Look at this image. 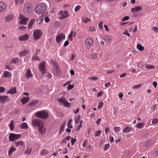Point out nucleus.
I'll return each mask as SVG.
<instances>
[{
  "label": "nucleus",
  "instance_id": "nucleus-1",
  "mask_svg": "<svg viewBox=\"0 0 158 158\" xmlns=\"http://www.w3.org/2000/svg\"><path fill=\"white\" fill-rule=\"evenodd\" d=\"M47 8V5L44 3L41 2L36 5L35 11L37 13L41 14L44 12Z\"/></svg>",
  "mask_w": 158,
  "mask_h": 158
},
{
  "label": "nucleus",
  "instance_id": "nucleus-2",
  "mask_svg": "<svg viewBox=\"0 0 158 158\" xmlns=\"http://www.w3.org/2000/svg\"><path fill=\"white\" fill-rule=\"evenodd\" d=\"M35 116L43 119H46L48 117V113L44 110L38 111L35 113Z\"/></svg>",
  "mask_w": 158,
  "mask_h": 158
},
{
  "label": "nucleus",
  "instance_id": "nucleus-3",
  "mask_svg": "<svg viewBox=\"0 0 158 158\" xmlns=\"http://www.w3.org/2000/svg\"><path fill=\"white\" fill-rule=\"evenodd\" d=\"M32 10V8L30 4L27 3L23 6V13L26 15L29 14Z\"/></svg>",
  "mask_w": 158,
  "mask_h": 158
},
{
  "label": "nucleus",
  "instance_id": "nucleus-4",
  "mask_svg": "<svg viewBox=\"0 0 158 158\" xmlns=\"http://www.w3.org/2000/svg\"><path fill=\"white\" fill-rule=\"evenodd\" d=\"M28 20V18L23 14H21L19 16V23L20 24L26 25Z\"/></svg>",
  "mask_w": 158,
  "mask_h": 158
},
{
  "label": "nucleus",
  "instance_id": "nucleus-5",
  "mask_svg": "<svg viewBox=\"0 0 158 158\" xmlns=\"http://www.w3.org/2000/svg\"><path fill=\"white\" fill-rule=\"evenodd\" d=\"M43 33L42 31L40 29L35 30L33 32L34 38L35 40H37L41 38Z\"/></svg>",
  "mask_w": 158,
  "mask_h": 158
},
{
  "label": "nucleus",
  "instance_id": "nucleus-6",
  "mask_svg": "<svg viewBox=\"0 0 158 158\" xmlns=\"http://www.w3.org/2000/svg\"><path fill=\"white\" fill-rule=\"evenodd\" d=\"M58 102L60 104L67 107H69L70 103L66 100L64 97H62L58 100Z\"/></svg>",
  "mask_w": 158,
  "mask_h": 158
},
{
  "label": "nucleus",
  "instance_id": "nucleus-7",
  "mask_svg": "<svg viewBox=\"0 0 158 158\" xmlns=\"http://www.w3.org/2000/svg\"><path fill=\"white\" fill-rule=\"evenodd\" d=\"M33 126H38L39 127L41 126H44L43 122L40 119H33L31 122Z\"/></svg>",
  "mask_w": 158,
  "mask_h": 158
},
{
  "label": "nucleus",
  "instance_id": "nucleus-8",
  "mask_svg": "<svg viewBox=\"0 0 158 158\" xmlns=\"http://www.w3.org/2000/svg\"><path fill=\"white\" fill-rule=\"evenodd\" d=\"M21 137L20 134H16L11 133L10 134L9 136V139L11 142H13L19 139Z\"/></svg>",
  "mask_w": 158,
  "mask_h": 158
},
{
  "label": "nucleus",
  "instance_id": "nucleus-9",
  "mask_svg": "<svg viewBox=\"0 0 158 158\" xmlns=\"http://www.w3.org/2000/svg\"><path fill=\"white\" fill-rule=\"evenodd\" d=\"M58 14L60 15V17L59 18L60 19H64L69 16V14L67 10H61L58 13Z\"/></svg>",
  "mask_w": 158,
  "mask_h": 158
},
{
  "label": "nucleus",
  "instance_id": "nucleus-10",
  "mask_svg": "<svg viewBox=\"0 0 158 158\" xmlns=\"http://www.w3.org/2000/svg\"><path fill=\"white\" fill-rule=\"evenodd\" d=\"M45 61H42L39 64V68L41 71L43 75L45 74L46 73L45 67Z\"/></svg>",
  "mask_w": 158,
  "mask_h": 158
},
{
  "label": "nucleus",
  "instance_id": "nucleus-11",
  "mask_svg": "<svg viewBox=\"0 0 158 158\" xmlns=\"http://www.w3.org/2000/svg\"><path fill=\"white\" fill-rule=\"evenodd\" d=\"M7 5L5 2L0 1V13H2L6 10Z\"/></svg>",
  "mask_w": 158,
  "mask_h": 158
},
{
  "label": "nucleus",
  "instance_id": "nucleus-12",
  "mask_svg": "<svg viewBox=\"0 0 158 158\" xmlns=\"http://www.w3.org/2000/svg\"><path fill=\"white\" fill-rule=\"evenodd\" d=\"M65 38V35L63 33H61L56 36V41L58 43H59L62 40L64 39Z\"/></svg>",
  "mask_w": 158,
  "mask_h": 158
},
{
  "label": "nucleus",
  "instance_id": "nucleus-13",
  "mask_svg": "<svg viewBox=\"0 0 158 158\" xmlns=\"http://www.w3.org/2000/svg\"><path fill=\"white\" fill-rule=\"evenodd\" d=\"M85 43L87 46L91 47L93 44L94 41L91 39L88 38L86 40Z\"/></svg>",
  "mask_w": 158,
  "mask_h": 158
},
{
  "label": "nucleus",
  "instance_id": "nucleus-14",
  "mask_svg": "<svg viewBox=\"0 0 158 158\" xmlns=\"http://www.w3.org/2000/svg\"><path fill=\"white\" fill-rule=\"evenodd\" d=\"M12 76V74L11 73L8 72L7 71H4L2 74V77L4 78H10Z\"/></svg>",
  "mask_w": 158,
  "mask_h": 158
},
{
  "label": "nucleus",
  "instance_id": "nucleus-15",
  "mask_svg": "<svg viewBox=\"0 0 158 158\" xmlns=\"http://www.w3.org/2000/svg\"><path fill=\"white\" fill-rule=\"evenodd\" d=\"M14 18V16L12 14L7 15L4 18V20L6 22H8L12 20Z\"/></svg>",
  "mask_w": 158,
  "mask_h": 158
},
{
  "label": "nucleus",
  "instance_id": "nucleus-16",
  "mask_svg": "<svg viewBox=\"0 0 158 158\" xmlns=\"http://www.w3.org/2000/svg\"><path fill=\"white\" fill-rule=\"evenodd\" d=\"M142 9V7L141 6H138L132 8L131 9V11L134 13L135 12H137L141 10Z\"/></svg>",
  "mask_w": 158,
  "mask_h": 158
},
{
  "label": "nucleus",
  "instance_id": "nucleus-17",
  "mask_svg": "<svg viewBox=\"0 0 158 158\" xmlns=\"http://www.w3.org/2000/svg\"><path fill=\"white\" fill-rule=\"evenodd\" d=\"M29 35L27 34H25L22 36H19V39L21 41H25L28 40L29 38Z\"/></svg>",
  "mask_w": 158,
  "mask_h": 158
},
{
  "label": "nucleus",
  "instance_id": "nucleus-18",
  "mask_svg": "<svg viewBox=\"0 0 158 158\" xmlns=\"http://www.w3.org/2000/svg\"><path fill=\"white\" fill-rule=\"evenodd\" d=\"M0 99L1 101L3 103L9 101V99L7 96L5 95L0 96Z\"/></svg>",
  "mask_w": 158,
  "mask_h": 158
},
{
  "label": "nucleus",
  "instance_id": "nucleus-19",
  "mask_svg": "<svg viewBox=\"0 0 158 158\" xmlns=\"http://www.w3.org/2000/svg\"><path fill=\"white\" fill-rule=\"evenodd\" d=\"M112 39V36L109 35H106L104 36L102 39L105 40L106 43L110 42Z\"/></svg>",
  "mask_w": 158,
  "mask_h": 158
},
{
  "label": "nucleus",
  "instance_id": "nucleus-20",
  "mask_svg": "<svg viewBox=\"0 0 158 158\" xmlns=\"http://www.w3.org/2000/svg\"><path fill=\"white\" fill-rule=\"evenodd\" d=\"M39 128V131L41 135H43L45 133L46 129L44 127V126H40Z\"/></svg>",
  "mask_w": 158,
  "mask_h": 158
},
{
  "label": "nucleus",
  "instance_id": "nucleus-21",
  "mask_svg": "<svg viewBox=\"0 0 158 158\" xmlns=\"http://www.w3.org/2000/svg\"><path fill=\"white\" fill-rule=\"evenodd\" d=\"M49 152V151L47 149H43L41 151L40 154L42 156L47 155Z\"/></svg>",
  "mask_w": 158,
  "mask_h": 158
},
{
  "label": "nucleus",
  "instance_id": "nucleus-22",
  "mask_svg": "<svg viewBox=\"0 0 158 158\" xmlns=\"http://www.w3.org/2000/svg\"><path fill=\"white\" fill-rule=\"evenodd\" d=\"M14 144H15L16 147L19 146H23L24 145L23 142L22 141H18L15 142L14 143Z\"/></svg>",
  "mask_w": 158,
  "mask_h": 158
},
{
  "label": "nucleus",
  "instance_id": "nucleus-23",
  "mask_svg": "<svg viewBox=\"0 0 158 158\" xmlns=\"http://www.w3.org/2000/svg\"><path fill=\"white\" fill-rule=\"evenodd\" d=\"M29 101L28 97H23L21 100V102L23 104H25Z\"/></svg>",
  "mask_w": 158,
  "mask_h": 158
},
{
  "label": "nucleus",
  "instance_id": "nucleus-24",
  "mask_svg": "<svg viewBox=\"0 0 158 158\" xmlns=\"http://www.w3.org/2000/svg\"><path fill=\"white\" fill-rule=\"evenodd\" d=\"M16 149L13 146L9 150L8 152L9 156H10L12 153L16 150Z\"/></svg>",
  "mask_w": 158,
  "mask_h": 158
},
{
  "label": "nucleus",
  "instance_id": "nucleus-25",
  "mask_svg": "<svg viewBox=\"0 0 158 158\" xmlns=\"http://www.w3.org/2000/svg\"><path fill=\"white\" fill-rule=\"evenodd\" d=\"M9 127H10V130L11 131H12L14 129V122L13 120H12L10 121V123L9 125Z\"/></svg>",
  "mask_w": 158,
  "mask_h": 158
},
{
  "label": "nucleus",
  "instance_id": "nucleus-26",
  "mask_svg": "<svg viewBox=\"0 0 158 158\" xmlns=\"http://www.w3.org/2000/svg\"><path fill=\"white\" fill-rule=\"evenodd\" d=\"M28 53V51L27 50H24L19 53L20 56H23L27 55Z\"/></svg>",
  "mask_w": 158,
  "mask_h": 158
},
{
  "label": "nucleus",
  "instance_id": "nucleus-27",
  "mask_svg": "<svg viewBox=\"0 0 158 158\" xmlns=\"http://www.w3.org/2000/svg\"><path fill=\"white\" fill-rule=\"evenodd\" d=\"M65 126V124L64 123L61 127L59 132V134H61L64 131V127Z\"/></svg>",
  "mask_w": 158,
  "mask_h": 158
},
{
  "label": "nucleus",
  "instance_id": "nucleus-28",
  "mask_svg": "<svg viewBox=\"0 0 158 158\" xmlns=\"http://www.w3.org/2000/svg\"><path fill=\"white\" fill-rule=\"evenodd\" d=\"M144 125L145 124L143 123H140L136 124V127L139 129H140L143 128Z\"/></svg>",
  "mask_w": 158,
  "mask_h": 158
},
{
  "label": "nucleus",
  "instance_id": "nucleus-29",
  "mask_svg": "<svg viewBox=\"0 0 158 158\" xmlns=\"http://www.w3.org/2000/svg\"><path fill=\"white\" fill-rule=\"evenodd\" d=\"M8 93H10L11 94H14L16 93V89L15 87L11 88L10 91L7 92Z\"/></svg>",
  "mask_w": 158,
  "mask_h": 158
},
{
  "label": "nucleus",
  "instance_id": "nucleus-30",
  "mask_svg": "<svg viewBox=\"0 0 158 158\" xmlns=\"http://www.w3.org/2000/svg\"><path fill=\"white\" fill-rule=\"evenodd\" d=\"M26 76L27 77H32V75L30 69L27 70L26 72Z\"/></svg>",
  "mask_w": 158,
  "mask_h": 158
},
{
  "label": "nucleus",
  "instance_id": "nucleus-31",
  "mask_svg": "<svg viewBox=\"0 0 158 158\" xmlns=\"http://www.w3.org/2000/svg\"><path fill=\"white\" fill-rule=\"evenodd\" d=\"M35 21V19H33L30 21L28 25V29H30L31 28Z\"/></svg>",
  "mask_w": 158,
  "mask_h": 158
},
{
  "label": "nucleus",
  "instance_id": "nucleus-32",
  "mask_svg": "<svg viewBox=\"0 0 158 158\" xmlns=\"http://www.w3.org/2000/svg\"><path fill=\"white\" fill-rule=\"evenodd\" d=\"M131 130V127H126L123 130V131L125 133H128Z\"/></svg>",
  "mask_w": 158,
  "mask_h": 158
},
{
  "label": "nucleus",
  "instance_id": "nucleus-33",
  "mask_svg": "<svg viewBox=\"0 0 158 158\" xmlns=\"http://www.w3.org/2000/svg\"><path fill=\"white\" fill-rule=\"evenodd\" d=\"M19 60V59L18 58L16 57L14 58L12 60L10 61V63H15L16 64L18 63Z\"/></svg>",
  "mask_w": 158,
  "mask_h": 158
},
{
  "label": "nucleus",
  "instance_id": "nucleus-34",
  "mask_svg": "<svg viewBox=\"0 0 158 158\" xmlns=\"http://www.w3.org/2000/svg\"><path fill=\"white\" fill-rule=\"evenodd\" d=\"M44 19L43 16H40L37 20V24H40L43 21Z\"/></svg>",
  "mask_w": 158,
  "mask_h": 158
},
{
  "label": "nucleus",
  "instance_id": "nucleus-35",
  "mask_svg": "<svg viewBox=\"0 0 158 158\" xmlns=\"http://www.w3.org/2000/svg\"><path fill=\"white\" fill-rule=\"evenodd\" d=\"M31 148H27L25 152L24 153L27 155H28L31 153Z\"/></svg>",
  "mask_w": 158,
  "mask_h": 158
},
{
  "label": "nucleus",
  "instance_id": "nucleus-36",
  "mask_svg": "<svg viewBox=\"0 0 158 158\" xmlns=\"http://www.w3.org/2000/svg\"><path fill=\"white\" fill-rule=\"evenodd\" d=\"M137 48L139 51H142L144 49V48L140 44H138L137 45Z\"/></svg>",
  "mask_w": 158,
  "mask_h": 158
},
{
  "label": "nucleus",
  "instance_id": "nucleus-37",
  "mask_svg": "<svg viewBox=\"0 0 158 158\" xmlns=\"http://www.w3.org/2000/svg\"><path fill=\"white\" fill-rule=\"evenodd\" d=\"M24 1L25 0H15V2L16 5H18V4H22Z\"/></svg>",
  "mask_w": 158,
  "mask_h": 158
},
{
  "label": "nucleus",
  "instance_id": "nucleus-38",
  "mask_svg": "<svg viewBox=\"0 0 158 158\" xmlns=\"http://www.w3.org/2000/svg\"><path fill=\"white\" fill-rule=\"evenodd\" d=\"M73 31H71L70 33L68 35V39L70 41L73 40Z\"/></svg>",
  "mask_w": 158,
  "mask_h": 158
},
{
  "label": "nucleus",
  "instance_id": "nucleus-39",
  "mask_svg": "<svg viewBox=\"0 0 158 158\" xmlns=\"http://www.w3.org/2000/svg\"><path fill=\"white\" fill-rule=\"evenodd\" d=\"M21 128L22 129H26L28 128L27 124L26 123H23L21 125Z\"/></svg>",
  "mask_w": 158,
  "mask_h": 158
},
{
  "label": "nucleus",
  "instance_id": "nucleus-40",
  "mask_svg": "<svg viewBox=\"0 0 158 158\" xmlns=\"http://www.w3.org/2000/svg\"><path fill=\"white\" fill-rule=\"evenodd\" d=\"M53 64L54 66L56 68V71H57V72L59 71H60V69H59V67L58 63L56 62H54L53 63Z\"/></svg>",
  "mask_w": 158,
  "mask_h": 158
},
{
  "label": "nucleus",
  "instance_id": "nucleus-41",
  "mask_svg": "<svg viewBox=\"0 0 158 158\" xmlns=\"http://www.w3.org/2000/svg\"><path fill=\"white\" fill-rule=\"evenodd\" d=\"M146 69H152L154 68V66L150 64H146L145 66Z\"/></svg>",
  "mask_w": 158,
  "mask_h": 158
},
{
  "label": "nucleus",
  "instance_id": "nucleus-42",
  "mask_svg": "<svg viewBox=\"0 0 158 158\" xmlns=\"http://www.w3.org/2000/svg\"><path fill=\"white\" fill-rule=\"evenodd\" d=\"M102 133V131L101 130H98L95 131V136L98 137Z\"/></svg>",
  "mask_w": 158,
  "mask_h": 158
},
{
  "label": "nucleus",
  "instance_id": "nucleus-43",
  "mask_svg": "<svg viewBox=\"0 0 158 158\" xmlns=\"http://www.w3.org/2000/svg\"><path fill=\"white\" fill-rule=\"evenodd\" d=\"M32 60H38L39 61L40 60V59L39 57L36 55H34L32 57Z\"/></svg>",
  "mask_w": 158,
  "mask_h": 158
},
{
  "label": "nucleus",
  "instance_id": "nucleus-44",
  "mask_svg": "<svg viewBox=\"0 0 158 158\" xmlns=\"http://www.w3.org/2000/svg\"><path fill=\"white\" fill-rule=\"evenodd\" d=\"M70 138V136H67L64 139H63V140L62 141V143H67V141L69 140Z\"/></svg>",
  "mask_w": 158,
  "mask_h": 158
},
{
  "label": "nucleus",
  "instance_id": "nucleus-45",
  "mask_svg": "<svg viewBox=\"0 0 158 158\" xmlns=\"http://www.w3.org/2000/svg\"><path fill=\"white\" fill-rule=\"evenodd\" d=\"M103 104L102 101H101L99 103L98 106V109L99 110L101 109L103 106Z\"/></svg>",
  "mask_w": 158,
  "mask_h": 158
},
{
  "label": "nucleus",
  "instance_id": "nucleus-46",
  "mask_svg": "<svg viewBox=\"0 0 158 158\" xmlns=\"http://www.w3.org/2000/svg\"><path fill=\"white\" fill-rule=\"evenodd\" d=\"M38 103V101L36 100L32 101L31 102L30 104L31 105V106H34L36 105V104H37Z\"/></svg>",
  "mask_w": 158,
  "mask_h": 158
},
{
  "label": "nucleus",
  "instance_id": "nucleus-47",
  "mask_svg": "<svg viewBox=\"0 0 158 158\" xmlns=\"http://www.w3.org/2000/svg\"><path fill=\"white\" fill-rule=\"evenodd\" d=\"M81 118L80 115H78L75 119V122L77 123H78Z\"/></svg>",
  "mask_w": 158,
  "mask_h": 158
},
{
  "label": "nucleus",
  "instance_id": "nucleus-48",
  "mask_svg": "<svg viewBox=\"0 0 158 158\" xmlns=\"http://www.w3.org/2000/svg\"><path fill=\"white\" fill-rule=\"evenodd\" d=\"M144 65V64L143 62H140L138 64L137 66L139 68H141Z\"/></svg>",
  "mask_w": 158,
  "mask_h": 158
},
{
  "label": "nucleus",
  "instance_id": "nucleus-49",
  "mask_svg": "<svg viewBox=\"0 0 158 158\" xmlns=\"http://www.w3.org/2000/svg\"><path fill=\"white\" fill-rule=\"evenodd\" d=\"M90 56L92 59H96L98 57L97 55L96 54H91L90 55Z\"/></svg>",
  "mask_w": 158,
  "mask_h": 158
},
{
  "label": "nucleus",
  "instance_id": "nucleus-50",
  "mask_svg": "<svg viewBox=\"0 0 158 158\" xmlns=\"http://www.w3.org/2000/svg\"><path fill=\"white\" fill-rule=\"evenodd\" d=\"M152 143V141L151 140H148L147 141V142L145 145V147H148V146H149Z\"/></svg>",
  "mask_w": 158,
  "mask_h": 158
},
{
  "label": "nucleus",
  "instance_id": "nucleus-51",
  "mask_svg": "<svg viewBox=\"0 0 158 158\" xmlns=\"http://www.w3.org/2000/svg\"><path fill=\"white\" fill-rule=\"evenodd\" d=\"M90 21V19L88 18H85L83 20V22L84 23H86Z\"/></svg>",
  "mask_w": 158,
  "mask_h": 158
},
{
  "label": "nucleus",
  "instance_id": "nucleus-52",
  "mask_svg": "<svg viewBox=\"0 0 158 158\" xmlns=\"http://www.w3.org/2000/svg\"><path fill=\"white\" fill-rule=\"evenodd\" d=\"M110 145L109 143L105 144L104 147V149L105 150H107L109 148Z\"/></svg>",
  "mask_w": 158,
  "mask_h": 158
},
{
  "label": "nucleus",
  "instance_id": "nucleus-53",
  "mask_svg": "<svg viewBox=\"0 0 158 158\" xmlns=\"http://www.w3.org/2000/svg\"><path fill=\"white\" fill-rule=\"evenodd\" d=\"M103 22H101L98 24V27L100 29H102V25L103 24Z\"/></svg>",
  "mask_w": 158,
  "mask_h": 158
},
{
  "label": "nucleus",
  "instance_id": "nucleus-54",
  "mask_svg": "<svg viewBox=\"0 0 158 158\" xmlns=\"http://www.w3.org/2000/svg\"><path fill=\"white\" fill-rule=\"evenodd\" d=\"M152 29L155 32L158 33V27H154L152 28Z\"/></svg>",
  "mask_w": 158,
  "mask_h": 158
},
{
  "label": "nucleus",
  "instance_id": "nucleus-55",
  "mask_svg": "<svg viewBox=\"0 0 158 158\" xmlns=\"http://www.w3.org/2000/svg\"><path fill=\"white\" fill-rule=\"evenodd\" d=\"M71 143L72 145H73L75 142L76 141V139H74L73 138H71Z\"/></svg>",
  "mask_w": 158,
  "mask_h": 158
},
{
  "label": "nucleus",
  "instance_id": "nucleus-56",
  "mask_svg": "<svg viewBox=\"0 0 158 158\" xmlns=\"http://www.w3.org/2000/svg\"><path fill=\"white\" fill-rule=\"evenodd\" d=\"M81 8V6L79 5L77 6L75 9V11L76 12L78 11Z\"/></svg>",
  "mask_w": 158,
  "mask_h": 158
},
{
  "label": "nucleus",
  "instance_id": "nucleus-57",
  "mask_svg": "<svg viewBox=\"0 0 158 158\" xmlns=\"http://www.w3.org/2000/svg\"><path fill=\"white\" fill-rule=\"evenodd\" d=\"M103 94V92L102 91H101L99 92L97 94V97H101L102 95Z\"/></svg>",
  "mask_w": 158,
  "mask_h": 158
},
{
  "label": "nucleus",
  "instance_id": "nucleus-58",
  "mask_svg": "<svg viewBox=\"0 0 158 158\" xmlns=\"http://www.w3.org/2000/svg\"><path fill=\"white\" fill-rule=\"evenodd\" d=\"M114 130L116 131V132H119L120 131L121 129H120V128L119 127H115L114 128Z\"/></svg>",
  "mask_w": 158,
  "mask_h": 158
},
{
  "label": "nucleus",
  "instance_id": "nucleus-59",
  "mask_svg": "<svg viewBox=\"0 0 158 158\" xmlns=\"http://www.w3.org/2000/svg\"><path fill=\"white\" fill-rule=\"evenodd\" d=\"M158 122V119L157 118H154L152 120V124H156Z\"/></svg>",
  "mask_w": 158,
  "mask_h": 158
},
{
  "label": "nucleus",
  "instance_id": "nucleus-60",
  "mask_svg": "<svg viewBox=\"0 0 158 158\" xmlns=\"http://www.w3.org/2000/svg\"><path fill=\"white\" fill-rule=\"evenodd\" d=\"M141 86V85L140 84H139L138 85H135L133 87V89H138L139 88H140Z\"/></svg>",
  "mask_w": 158,
  "mask_h": 158
},
{
  "label": "nucleus",
  "instance_id": "nucleus-61",
  "mask_svg": "<svg viewBox=\"0 0 158 158\" xmlns=\"http://www.w3.org/2000/svg\"><path fill=\"white\" fill-rule=\"evenodd\" d=\"M5 91V90L4 87H0V93H3Z\"/></svg>",
  "mask_w": 158,
  "mask_h": 158
},
{
  "label": "nucleus",
  "instance_id": "nucleus-62",
  "mask_svg": "<svg viewBox=\"0 0 158 158\" xmlns=\"http://www.w3.org/2000/svg\"><path fill=\"white\" fill-rule=\"evenodd\" d=\"M109 141L110 143H112L114 141V137L110 135V139H109Z\"/></svg>",
  "mask_w": 158,
  "mask_h": 158
},
{
  "label": "nucleus",
  "instance_id": "nucleus-63",
  "mask_svg": "<svg viewBox=\"0 0 158 158\" xmlns=\"http://www.w3.org/2000/svg\"><path fill=\"white\" fill-rule=\"evenodd\" d=\"M129 19V17L128 16H127L124 17L122 19V21H125Z\"/></svg>",
  "mask_w": 158,
  "mask_h": 158
},
{
  "label": "nucleus",
  "instance_id": "nucleus-64",
  "mask_svg": "<svg viewBox=\"0 0 158 158\" xmlns=\"http://www.w3.org/2000/svg\"><path fill=\"white\" fill-rule=\"evenodd\" d=\"M121 137H119L117 139H115V142L116 143H118L121 141Z\"/></svg>",
  "mask_w": 158,
  "mask_h": 158
}]
</instances>
